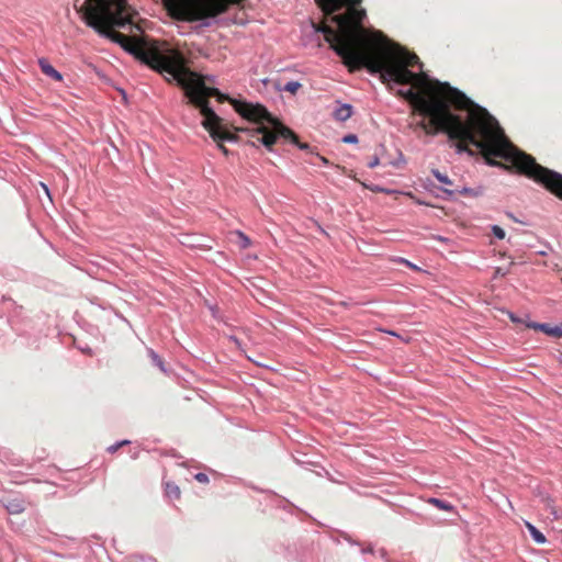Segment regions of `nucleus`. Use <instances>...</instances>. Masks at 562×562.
I'll return each mask as SVG.
<instances>
[{"label":"nucleus","instance_id":"f257e3e1","mask_svg":"<svg viewBox=\"0 0 562 562\" xmlns=\"http://www.w3.org/2000/svg\"><path fill=\"white\" fill-rule=\"evenodd\" d=\"M408 85L412 88L398 90L397 94L408 101L415 112L429 117L428 122L418 123L427 135L447 134L456 142L458 153L473 155L470 148L473 145L488 165L515 169L562 200V175L539 165L531 155L514 146L486 109L448 82L432 80L427 75L418 76Z\"/></svg>","mask_w":562,"mask_h":562},{"label":"nucleus","instance_id":"f03ea898","mask_svg":"<svg viewBox=\"0 0 562 562\" xmlns=\"http://www.w3.org/2000/svg\"><path fill=\"white\" fill-rule=\"evenodd\" d=\"M316 3L337 29L321 23L314 25L315 31L324 34L350 72L366 68L371 74H380L382 82L398 85H407L425 75L408 69L419 64L416 54L392 42L381 31L364 27L366 11L359 8L361 0H316Z\"/></svg>","mask_w":562,"mask_h":562},{"label":"nucleus","instance_id":"7ed1b4c3","mask_svg":"<svg viewBox=\"0 0 562 562\" xmlns=\"http://www.w3.org/2000/svg\"><path fill=\"white\" fill-rule=\"evenodd\" d=\"M105 37L120 44L126 52L149 66L159 74H168L186 91L189 102L200 110L203 115L202 126L215 139L227 138L235 140L236 136L229 131L225 120L218 116L210 106L209 98L215 97L218 102L232 100L218 89L206 87L204 81L186 66L183 55L171 48L167 43L149 41L136 35H125L115 29Z\"/></svg>","mask_w":562,"mask_h":562},{"label":"nucleus","instance_id":"20e7f679","mask_svg":"<svg viewBox=\"0 0 562 562\" xmlns=\"http://www.w3.org/2000/svg\"><path fill=\"white\" fill-rule=\"evenodd\" d=\"M83 22L105 36L113 29H127L131 33L140 31L134 22L136 15L125 0H86L81 5L75 4Z\"/></svg>","mask_w":562,"mask_h":562},{"label":"nucleus","instance_id":"39448f33","mask_svg":"<svg viewBox=\"0 0 562 562\" xmlns=\"http://www.w3.org/2000/svg\"><path fill=\"white\" fill-rule=\"evenodd\" d=\"M229 103L240 116L252 123L259 124L257 128H252L249 132L251 133V136H257L267 149L272 150L278 137H282L291 142L300 149L308 148V144L301 143L299 136L290 127L283 125L278 119L272 116L266 106L259 103L254 104L235 99L229 100Z\"/></svg>","mask_w":562,"mask_h":562},{"label":"nucleus","instance_id":"423d86ee","mask_svg":"<svg viewBox=\"0 0 562 562\" xmlns=\"http://www.w3.org/2000/svg\"><path fill=\"white\" fill-rule=\"evenodd\" d=\"M244 0H165L171 15L184 21H200L226 12L232 4Z\"/></svg>","mask_w":562,"mask_h":562},{"label":"nucleus","instance_id":"0eeeda50","mask_svg":"<svg viewBox=\"0 0 562 562\" xmlns=\"http://www.w3.org/2000/svg\"><path fill=\"white\" fill-rule=\"evenodd\" d=\"M527 327L533 328L536 330H541L549 336H553V337L562 336V325L555 326V327H550L548 324L531 323V324H528Z\"/></svg>","mask_w":562,"mask_h":562},{"label":"nucleus","instance_id":"6e6552de","mask_svg":"<svg viewBox=\"0 0 562 562\" xmlns=\"http://www.w3.org/2000/svg\"><path fill=\"white\" fill-rule=\"evenodd\" d=\"M38 65L43 74L46 76L53 78L56 81H61L63 76L59 71H57L45 58L38 59Z\"/></svg>","mask_w":562,"mask_h":562},{"label":"nucleus","instance_id":"1a4fd4ad","mask_svg":"<svg viewBox=\"0 0 562 562\" xmlns=\"http://www.w3.org/2000/svg\"><path fill=\"white\" fill-rule=\"evenodd\" d=\"M5 508L9 514L19 515L25 510V504L23 499L14 498L7 502Z\"/></svg>","mask_w":562,"mask_h":562},{"label":"nucleus","instance_id":"9d476101","mask_svg":"<svg viewBox=\"0 0 562 562\" xmlns=\"http://www.w3.org/2000/svg\"><path fill=\"white\" fill-rule=\"evenodd\" d=\"M352 115V106L350 104H342L334 112V117L337 121L345 122Z\"/></svg>","mask_w":562,"mask_h":562},{"label":"nucleus","instance_id":"9b49d317","mask_svg":"<svg viewBox=\"0 0 562 562\" xmlns=\"http://www.w3.org/2000/svg\"><path fill=\"white\" fill-rule=\"evenodd\" d=\"M525 526L530 532V536L532 537L535 542H537L538 544H543L547 541L543 533L540 532L532 524H530L529 521H525Z\"/></svg>","mask_w":562,"mask_h":562},{"label":"nucleus","instance_id":"f8f14e48","mask_svg":"<svg viewBox=\"0 0 562 562\" xmlns=\"http://www.w3.org/2000/svg\"><path fill=\"white\" fill-rule=\"evenodd\" d=\"M165 490H166V494L170 498H175V499L180 498L181 491H180L179 486L176 485L175 483H171V482L166 483V488Z\"/></svg>","mask_w":562,"mask_h":562},{"label":"nucleus","instance_id":"ddd939ff","mask_svg":"<svg viewBox=\"0 0 562 562\" xmlns=\"http://www.w3.org/2000/svg\"><path fill=\"white\" fill-rule=\"evenodd\" d=\"M428 503L436 506L437 508H439L441 510L452 512L454 509V507L450 503H447L439 498H429Z\"/></svg>","mask_w":562,"mask_h":562},{"label":"nucleus","instance_id":"4468645a","mask_svg":"<svg viewBox=\"0 0 562 562\" xmlns=\"http://www.w3.org/2000/svg\"><path fill=\"white\" fill-rule=\"evenodd\" d=\"M301 87L302 85L297 81H289L284 85L282 90L295 94Z\"/></svg>","mask_w":562,"mask_h":562},{"label":"nucleus","instance_id":"2eb2a0df","mask_svg":"<svg viewBox=\"0 0 562 562\" xmlns=\"http://www.w3.org/2000/svg\"><path fill=\"white\" fill-rule=\"evenodd\" d=\"M235 234L239 238L240 248L246 249L250 246L251 241H250L249 237L246 236L243 232L237 231Z\"/></svg>","mask_w":562,"mask_h":562},{"label":"nucleus","instance_id":"dca6fc26","mask_svg":"<svg viewBox=\"0 0 562 562\" xmlns=\"http://www.w3.org/2000/svg\"><path fill=\"white\" fill-rule=\"evenodd\" d=\"M432 175L436 177V179L446 186H452V181L448 178V176L441 173L439 170L434 169Z\"/></svg>","mask_w":562,"mask_h":562},{"label":"nucleus","instance_id":"f3484780","mask_svg":"<svg viewBox=\"0 0 562 562\" xmlns=\"http://www.w3.org/2000/svg\"><path fill=\"white\" fill-rule=\"evenodd\" d=\"M229 131L236 136V139L234 142H237L238 140V136L229 128ZM218 146V148L221 149V151L227 156L228 155V149L224 146L223 142L227 140V142H231L229 139L227 138H221V139H215V138H212Z\"/></svg>","mask_w":562,"mask_h":562},{"label":"nucleus","instance_id":"a211bd4d","mask_svg":"<svg viewBox=\"0 0 562 562\" xmlns=\"http://www.w3.org/2000/svg\"><path fill=\"white\" fill-rule=\"evenodd\" d=\"M252 128H246V127H238L236 128V132H244V133H247L249 135V143H251L254 146H257V143H261L260 139H258L257 136H251V133L249 131H251Z\"/></svg>","mask_w":562,"mask_h":562},{"label":"nucleus","instance_id":"6ab92c4d","mask_svg":"<svg viewBox=\"0 0 562 562\" xmlns=\"http://www.w3.org/2000/svg\"><path fill=\"white\" fill-rule=\"evenodd\" d=\"M492 232L494 234L495 237H497L498 239H504L505 238V231L498 226V225H494L492 227Z\"/></svg>","mask_w":562,"mask_h":562},{"label":"nucleus","instance_id":"aec40b11","mask_svg":"<svg viewBox=\"0 0 562 562\" xmlns=\"http://www.w3.org/2000/svg\"><path fill=\"white\" fill-rule=\"evenodd\" d=\"M128 443H130V441H128V440H122V441H120V442H116V443H114V445L110 446V447L108 448V451H109L110 453H114V452H116L121 447H123V446H125V445H128Z\"/></svg>","mask_w":562,"mask_h":562},{"label":"nucleus","instance_id":"412c9836","mask_svg":"<svg viewBox=\"0 0 562 562\" xmlns=\"http://www.w3.org/2000/svg\"><path fill=\"white\" fill-rule=\"evenodd\" d=\"M194 477L198 482L203 483V484L209 482V476L202 472L196 473Z\"/></svg>","mask_w":562,"mask_h":562},{"label":"nucleus","instance_id":"4be33fe9","mask_svg":"<svg viewBox=\"0 0 562 562\" xmlns=\"http://www.w3.org/2000/svg\"><path fill=\"white\" fill-rule=\"evenodd\" d=\"M344 143L352 144L358 142V137L355 134H348L342 138Z\"/></svg>","mask_w":562,"mask_h":562},{"label":"nucleus","instance_id":"5701e85b","mask_svg":"<svg viewBox=\"0 0 562 562\" xmlns=\"http://www.w3.org/2000/svg\"><path fill=\"white\" fill-rule=\"evenodd\" d=\"M150 355H151L153 359L155 360V362L162 369L161 359L154 351H150Z\"/></svg>","mask_w":562,"mask_h":562},{"label":"nucleus","instance_id":"b1692460","mask_svg":"<svg viewBox=\"0 0 562 562\" xmlns=\"http://www.w3.org/2000/svg\"><path fill=\"white\" fill-rule=\"evenodd\" d=\"M379 165V159L378 158H374V160H372L371 162H369V167L370 168H374L375 166Z\"/></svg>","mask_w":562,"mask_h":562},{"label":"nucleus","instance_id":"393cba45","mask_svg":"<svg viewBox=\"0 0 562 562\" xmlns=\"http://www.w3.org/2000/svg\"><path fill=\"white\" fill-rule=\"evenodd\" d=\"M404 263H406L408 267H411L412 269H417V267L413 263H411L409 261L407 260H402Z\"/></svg>","mask_w":562,"mask_h":562},{"label":"nucleus","instance_id":"a878e982","mask_svg":"<svg viewBox=\"0 0 562 562\" xmlns=\"http://www.w3.org/2000/svg\"><path fill=\"white\" fill-rule=\"evenodd\" d=\"M443 191H445L446 193L450 194V195L454 193V191H453V190L448 189V188L443 189Z\"/></svg>","mask_w":562,"mask_h":562},{"label":"nucleus","instance_id":"bb28decb","mask_svg":"<svg viewBox=\"0 0 562 562\" xmlns=\"http://www.w3.org/2000/svg\"><path fill=\"white\" fill-rule=\"evenodd\" d=\"M41 186L43 187V189L45 190V192H46L47 194H49V192H48V188H47L44 183H41Z\"/></svg>","mask_w":562,"mask_h":562},{"label":"nucleus","instance_id":"cd10ccee","mask_svg":"<svg viewBox=\"0 0 562 562\" xmlns=\"http://www.w3.org/2000/svg\"><path fill=\"white\" fill-rule=\"evenodd\" d=\"M459 192L462 193V194H467L469 192V190L468 189H463L462 191H459Z\"/></svg>","mask_w":562,"mask_h":562},{"label":"nucleus","instance_id":"c85d7f7f","mask_svg":"<svg viewBox=\"0 0 562 562\" xmlns=\"http://www.w3.org/2000/svg\"><path fill=\"white\" fill-rule=\"evenodd\" d=\"M322 162L327 164V162H328V160H327L326 158L322 157Z\"/></svg>","mask_w":562,"mask_h":562},{"label":"nucleus","instance_id":"c756f323","mask_svg":"<svg viewBox=\"0 0 562 562\" xmlns=\"http://www.w3.org/2000/svg\"><path fill=\"white\" fill-rule=\"evenodd\" d=\"M510 318L512 321L517 322V319L513 315H510Z\"/></svg>","mask_w":562,"mask_h":562}]
</instances>
